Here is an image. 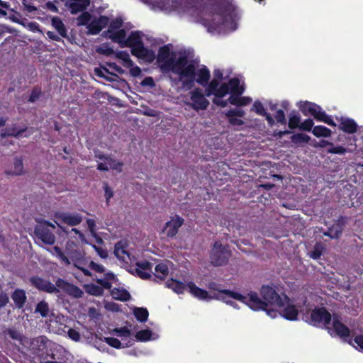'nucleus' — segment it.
<instances>
[{
  "label": "nucleus",
  "instance_id": "de8ad7c7",
  "mask_svg": "<svg viewBox=\"0 0 363 363\" xmlns=\"http://www.w3.org/2000/svg\"><path fill=\"white\" fill-rule=\"evenodd\" d=\"M230 93V87L228 84L223 83L221 84L218 89L214 91L213 95L215 96L216 98H223L225 95Z\"/></svg>",
  "mask_w": 363,
  "mask_h": 363
},
{
  "label": "nucleus",
  "instance_id": "9d476101",
  "mask_svg": "<svg viewBox=\"0 0 363 363\" xmlns=\"http://www.w3.org/2000/svg\"><path fill=\"white\" fill-rule=\"evenodd\" d=\"M187 286L189 293L199 300H224L220 294L210 295L206 290L198 287L193 281L188 282Z\"/></svg>",
  "mask_w": 363,
  "mask_h": 363
},
{
  "label": "nucleus",
  "instance_id": "473e14b6",
  "mask_svg": "<svg viewBox=\"0 0 363 363\" xmlns=\"http://www.w3.org/2000/svg\"><path fill=\"white\" fill-rule=\"evenodd\" d=\"M310 140L311 137L302 133H295L291 136V143L296 145L308 143Z\"/></svg>",
  "mask_w": 363,
  "mask_h": 363
},
{
  "label": "nucleus",
  "instance_id": "ea45409f",
  "mask_svg": "<svg viewBox=\"0 0 363 363\" xmlns=\"http://www.w3.org/2000/svg\"><path fill=\"white\" fill-rule=\"evenodd\" d=\"M116 57L123 61V65L125 67H133V62L130 59V55L127 51H118L116 53Z\"/></svg>",
  "mask_w": 363,
  "mask_h": 363
},
{
  "label": "nucleus",
  "instance_id": "f704fd0d",
  "mask_svg": "<svg viewBox=\"0 0 363 363\" xmlns=\"http://www.w3.org/2000/svg\"><path fill=\"white\" fill-rule=\"evenodd\" d=\"M84 290L88 294L95 296H103L104 292L102 287L93 283L84 285Z\"/></svg>",
  "mask_w": 363,
  "mask_h": 363
},
{
  "label": "nucleus",
  "instance_id": "aec40b11",
  "mask_svg": "<svg viewBox=\"0 0 363 363\" xmlns=\"http://www.w3.org/2000/svg\"><path fill=\"white\" fill-rule=\"evenodd\" d=\"M134 51L135 53L133 55L145 60L147 63H152L156 57L155 52L151 49L145 48L144 45L140 47L139 50H134Z\"/></svg>",
  "mask_w": 363,
  "mask_h": 363
},
{
  "label": "nucleus",
  "instance_id": "4be33fe9",
  "mask_svg": "<svg viewBox=\"0 0 363 363\" xmlns=\"http://www.w3.org/2000/svg\"><path fill=\"white\" fill-rule=\"evenodd\" d=\"M196 75H197V78L195 77V82L203 86H206L211 78L209 69L206 66H203L197 72H196Z\"/></svg>",
  "mask_w": 363,
  "mask_h": 363
},
{
  "label": "nucleus",
  "instance_id": "13d9d810",
  "mask_svg": "<svg viewBox=\"0 0 363 363\" xmlns=\"http://www.w3.org/2000/svg\"><path fill=\"white\" fill-rule=\"evenodd\" d=\"M96 51L97 53L106 56H110L114 53L113 48L108 47V45L106 44H103L100 47L97 48Z\"/></svg>",
  "mask_w": 363,
  "mask_h": 363
},
{
  "label": "nucleus",
  "instance_id": "bb28decb",
  "mask_svg": "<svg viewBox=\"0 0 363 363\" xmlns=\"http://www.w3.org/2000/svg\"><path fill=\"white\" fill-rule=\"evenodd\" d=\"M242 94H231L228 98L229 103L237 106H243L249 104L252 99L249 96H240Z\"/></svg>",
  "mask_w": 363,
  "mask_h": 363
},
{
  "label": "nucleus",
  "instance_id": "338daca9",
  "mask_svg": "<svg viewBox=\"0 0 363 363\" xmlns=\"http://www.w3.org/2000/svg\"><path fill=\"white\" fill-rule=\"evenodd\" d=\"M274 117L277 121L281 125H285L286 123L285 113L282 109L277 110L275 113Z\"/></svg>",
  "mask_w": 363,
  "mask_h": 363
},
{
  "label": "nucleus",
  "instance_id": "774afa93",
  "mask_svg": "<svg viewBox=\"0 0 363 363\" xmlns=\"http://www.w3.org/2000/svg\"><path fill=\"white\" fill-rule=\"evenodd\" d=\"M67 334H68L69 337L71 340H72L75 342H78L80 340L81 335H80L79 333L77 330H76L75 329L69 328L67 332Z\"/></svg>",
  "mask_w": 363,
  "mask_h": 363
},
{
  "label": "nucleus",
  "instance_id": "5701e85b",
  "mask_svg": "<svg viewBox=\"0 0 363 363\" xmlns=\"http://www.w3.org/2000/svg\"><path fill=\"white\" fill-rule=\"evenodd\" d=\"M105 37L111 39L113 42L118 43L121 48H125L124 43L126 40V31L124 29H119Z\"/></svg>",
  "mask_w": 363,
  "mask_h": 363
},
{
  "label": "nucleus",
  "instance_id": "3c124183",
  "mask_svg": "<svg viewBox=\"0 0 363 363\" xmlns=\"http://www.w3.org/2000/svg\"><path fill=\"white\" fill-rule=\"evenodd\" d=\"M43 95V91L40 87L35 86L32 89L31 93L29 96L28 101L30 103H35Z\"/></svg>",
  "mask_w": 363,
  "mask_h": 363
},
{
  "label": "nucleus",
  "instance_id": "c85d7f7f",
  "mask_svg": "<svg viewBox=\"0 0 363 363\" xmlns=\"http://www.w3.org/2000/svg\"><path fill=\"white\" fill-rule=\"evenodd\" d=\"M89 4V0H75V1L69 4L70 12L72 14H76L79 12L84 11Z\"/></svg>",
  "mask_w": 363,
  "mask_h": 363
},
{
  "label": "nucleus",
  "instance_id": "7c9ffc66",
  "mask_svg": "<svg viewBox=\"0 0 363 363\" xmlns=\"http://www.w3.org/2000/svg\"><path fill=\"white\" fill-rule=\"evenodd\" d=\"M298 106L305 116H312L313 113H314V108H318L316 104L308 101H300L298 104Z\"/></svg>",
  "mask_w": 363,
  "mask_h": 363
},
{
  "label": "nucleus",
  "instance_id": "f257e3e1",
  "mask_svg": "<svg viewBox=\"0 0 363 363\" xmlns=\"http://www.w3.org/2000/svg\"><path fill=\"white\" fill-rule=\"evenodd\" d=\"M209 11L211 19H203V24L209 32H220L223 30L234 31L239 19L236 6L233 0H211Z\"/></svg>",
  "mask_w": 363,
  "mask_h": 363
},
{
  "label": "nucleus",
  "instance_id": "4468645a",
  "mask_svg": "<svg viewBox=\"0 0 363 363\" xmlns=\"http://www.w3.org/2000/svg\"><path fill=\"white\" fill-rule=\"evenodd\" d=\"M125 48H131V54L135 53L134 50H138L140 47L143 46L144 43L142 40L140 31H132L128 37L126 38L125 43H124Z\"/></svg>",
  "mask_w": 363,
  "mask_h": 363
},
{
  "label": "nucleus",
  "instance_id": "58836bf2",
  "mask_svg": "<svg viewBox=\"0 0 363 363\" xmlns=\"http://www.w3.org/2000/svg\"><path fill=\"white\" fill-rule=\"evenodd\" d=\"M331 133H332L331 130L328 128H327L324 125L314 126L312 130V133L318 138L330 137L331 135Z\"/></svg>",
  "mask_w": 363,
  "mask_h": 363
},
{
  "label": "nucleus",
  "instance_id": "c756f323",
  "mask_svg": "<svg viewBox=\"0 0 363 363\" xmlns=\"http://www.w3.org/2000/svg\"><path fill=\"white\" fill-rule=\"evenodd\" d=\"M104 279H97L96 281L100 285L102 289L111 290L112 284L111 281H113L116 278V275L112 272H108L104 273Z\"/></svg>",
  "mask_w": 363,
  "mask_h": 363
},
{
  "label": "nucleus",
  "instance_id": "c03bdc74",
  "mask_svg": "<svg viewBox=\"0 0 363 363\" xmlns=\"http://www.w3.org/2000/svg\"><path fill=\"white\" fill-rule=\"evenodd\" d=\"M105 342L110 345L111 347L116 348V349H120L122 347H125V346L122 345V343L121 341L115 337H105ZM133 344V340H130L128 344H126L125 347L131 346Z\"/></svg>",
  "mask_w": 363,
  "mask_h": 363
},
{
  "label": "nucleus",
  "instance_id": "f8f14e48",
  "mask_svg": "<svg viewBox=\"0 0 363 363\" xmlns=\"http://www.w3.org/2000/svg\"><path fill=\"white\" fill-rule=\"evenodd\" d=\"M108 22L109 18L106 16H101L99 18L91 21L87 26L89 33L91 35L99 34L103 28L108 26Z\"/></svg>",
  "mask_w": 363,
  "mask_h": 363
},
{
  "label": "nucleus",
  "instance_id": "1a4fd4ad",
  "mask_svg": "<svg viewBox=\"0 0 363 363\" xmlns=\"http://www.w3.org/2000/svg\"><path fill=\"white\" fill-rule=\"evenodd\" d=\"M242 298L237 299L242 303L248 306L253 311H267V304L266 301H264L263 298L261 299L257 293L255 291H250L247 294V296L242 294Z\"/></svg>",
  "mask_w": 363,
  "mask_h": 363
},
{
  "label": "nucleus",
  "instance_id": "052dcab7",
  "mask_svg": "<svg viewBox=\"0 0 363 363\" xmlns=\"http://www.w3.org/2000/svg\"><path fill=\"white\" fill-rule=\"evenodd\" d=\"M135 265L138 267L136 269L152 272V264L148 261L137 262Z\"/></svg>",
  "mask_w": 363,
  "mask_h": 363
},
{
  "label": "nucleus",
  "instance_id": "6e6d98bb",
  "mask_svg": "<svg viewBox=\"0 0 363 363\" xmlns=\"http://www.w3.org/2000/svg\"><path fill=\"white\" fill-rule=\"evenodd\" d=\"M347 152V149L342 145L335 146L332 143V145H330L329 148L327 150V153L329 154H338L342 155Z\"/></svg>",
  "mask_w": 363,
  "mask_h": 363
},
{
  "label": "nucleus",
  "instance_id": "a878e982",
  "mask_svg": "<svg viewBox=\"0 0 363 363\" xmlns=\"http://www.w3.org/2000/svg\"><path fill=\"white\" fill-rule=\"evenodd\" d=\"M51 24L55 28L59 35L62 38H68L67 30L62 21L58 16H54L51 19Z\"/></svg>",
  "mask_w": 363,
  "mask_h": 363
},
{
  "label": "nucleus",
  "instance_id": "680f3d73",
  "mask_svg": "<svg viewBox=\"0 0 363 363\" xmlns=\"http://www.w3.org/2000/svg\"><path fill=\"white\" fill-rule=\"evenodd\" d=\"M323 253V247L320 244H316L313 250L311 252L310 256L313 259H318L320 257Z\"/></svg>",
  "mask_w": 363,
  "mask_h": 363
},
{
  "label": "nucleus",
  "instance_id": "f3484780",
  "mask_svg": "<svg viewBox=\"0 0 363 363\" xmlns=\"http://www.w3.org/2000/svg\"><path fill=\"white\" fill-rule=\"evenodd\" d=\"M339 129L348 134H353L357 131V124L352 118L340 117Z\"/></svg>",
  "mask_w": 363,
  "mask_h": 363
},
{
  "label": "nucleus",
  "instance_id": "bf43d9fd",
  "mask_svg": "<svg viewBox=\"0 0 363 363\" xmlns=\"http://www.w3.org/2000/svg\"><path fill=\"white\" fill-rule=\"evenodd\" d=\"M77 20L78 24L80 26L89 25L91 20V15L89 13L84 11L81 15L79 16Z\"/></svg>",
  "mask_w": 363,
  "mask_h": 363
},
{
  "label": "nucleus",
  "instance_id": "20e7f679",
  "mask_svg": "<svg viewBox=\"0 0 363 363\" xmlns=\"http://www.w3.org/2000/svg\"><path fill=\"white\" fill-rule=\"evenodd\" d=\"M228 248V245H223L219 240L214 242L210 254V259L212 265L216 267L223 266L228 262L231 255V252Z\"/></svg>",
  "mask_w": 363,
  "mask_h": 363
},
{
  "label": "nucleus",
  "instance_id": "2eb2a0df",
  "mask_svg": "<svg viewBox=\"0 0 363 363\" xmlns=\"http://www.w3.org/2000/svg\"><path fill=\"white\" fill-rule=\"evenodd\" d=\"M333 328L335 333L341 338H347L350 336V328L343 324L337 315H333Z\"/></svg>",
  "mask_w": 363,
  "mask_h": 363
},
{
  "label": "nucleus",
  "instance_id": "4d7b16f0",
  "mask_svg": "<svg viewBox=\"0 0 363 363\" xmlns=\"http://www.w3.org/2000/svg\"><path fill=\"white\" fill-rule=\"evenodd\" d=\"M313 121L311 118H307L303 122L301 123L299 130L302 131L310 132L313 128Z\"/></svg>",
  "mask_w": 363,
  "mask_h": 363
},
{
  "label": "nucleus",
  "instance_id": "72a5a7b5",
  "mask_svg": "<svg viewBox=\"0 0 363 363\" xmlns=\"http://www.w3.org/2000/svg\"><path fill=\"white\" fill-rule=\"evenodd\" d=\"M155 276L160 280L164 281L169 274V269L166 264L160 263L155 266Z\"/></svg>",
  "mask_w": 363,
  "mask_h": 363
},
{
  "label": "nucleus",
  "instance_id": "a18cd8bd",
  "mask_svg": "<svg viewBox=\"0 0 363 363\" xmlns=\"http://www.w3.org/2000/svg\"><path fill=\"white\" fill-rule=\"evenodd\" d=\"M8 174L21 175L23 174V163L21 158H15L13 172H6Z\"/></svg>",
  "mask_w": 363,
  "mask_h": 363
},
{
  "label": "nucleus",
  "instance_id": "39448f33",
  "mask_svg": "<svg viewBox=\"0 0 363 363\" xmlns=\"http://www.w3.org/2000/svg\"><path fill=\"white\" fill-rule=\"evenodd\" d=\"M260 294L264 301L267 302V306L272 305L283 307L284 306V301L289 300V297L286 295H284V297H281L274 287L269 285H263L261 287Z\"/></svg>",
  "mask_w": 363,
  "mask_h": 363
},
{
  "label": "nucleus",
  "instance_id": "6ab92c4d",
  "mask_svg": "<svg viewBox=\"0 0 363 363\" xmlns=\"http://www.w3.org/2000/svg\"><path fill=\"white\" fill-rule=\"evenodd\" d=\"M318 108H314V113L312 116L318 121L323 122L330 126L335 127L336 123L334 122L330 116H328L322 108L317 104Z\"/></svg>",
  "mask_w": 363,
  "mask_h": 363
},
{
  "label": "nucleus",
  "instance_id": "6e6552de",
  "mask_svg": "<svg viewBox=\"0 0 363 363\" xmlns=\"http://www.w3.org/2000/svg\"><path fill=\"white\" fill-rule=\"evenodd\" d=\"M49 227L55 228V226L48 222L40 223L35 227L34 233L36 237L45 244L53 245L55 242V236Z\"/></svg>",
  "mask_w": 363,
  "mask_h": 363
},
{
  "label": "nucleus",
  "instance_id": "2f4dec72",
  "mask_svg": "<svg viewBox=\"0 0 363 363\" xmlns=\"http://www.w3.org/2000/svg\"><path fill=\"white\" fill-rule=\"evenodd\" d=\"M230 87V93L231 94H242L245 89L240 85L239 79L234 77L230 79L227 83Z\"/></svg>",
  "mask_w": 363,
  "mask_h": 363
},
{
  "label": "nucleus",
  "instance_id": "393cba45",
  "mask_svg": "<svg viewBox=\"0 0 363 363\" xmlns=\"http://www.w3.org/2000/svg\"><path fill=\"white\" fill-rule=\"evenodd\" d=\"M27 130V127L23 128H18L16 126L6 128L4 131L0 133L1 138H5L7 137H20Z\"/></svg>",
  "mask_w": 363,
  "mask_h": 363
},
{
  "label": "nucleus",
  "instance_id": "8fccbe9b",
  "mask_svg": "<svg viewBox=\"0 0 363 363\" xmlns=\"http://www.w3.org/2000/svg\"><path fill=\"white\" fill-rule=\"evenodd\" d=\"M123 26V21L121 18H116L111 21L109 23L108 28L106 31L104 32L105 35H108L115 32V30H119L121 27Z\"/></svg>",
  "mask_w": 363,
  "mask_h": 363
},
{
  "label": "nucleus",
  "instance_id": "a211bd4d",
  "mask_svg": "<svg viewBox=\"0 0 363 363\" xmlns=\"http://www.w3.org/2000/svg\"><path fill=\"white\" fill-rule=\"evenodd\" d=\"M57 218L64 223H66L70 226H75L79 225L82 218L79 213H61L57 216Z\"/></svg>",
  "mask_w": 363,
  "mask_h": 363
},
{
  "label": "nucleus",
  "instance_id": "603ef678",
  "mask_svg": "<svg viewBox=\"0 0 363 363\" xmlns=\"http://www.w3.org/2000/svg\"><path fill=\"white\" fill-rule=\"evenodd\" d=\"M106 163L109 165L110 169L116 170L118 172H122V167L123 166V163L122 162L117 161L109 156Z\"/></svg>",
  "mask_w": 363,
  "mask_h": 363
},
{
  "label": "nucleus",
  "instance_id": "4c0bfd02",
  "mask_svg": "<svg viewBox=\"0 0 363 363\" xmlns=\"http://www.w3.org/2000/svg\"><path fill=\"white\" fill-rule=\"evenodd\" d=\"M301 124V116L299 113L293 111L289 118L288 126L290 129L299 128Z\"/></svg>",
  "mask_w": 363,
  "mask_h": 363
},
{
  "label": "nucleus",
  "instance_id": "0e129e2a",
  "mask_svg": "<svg viewBox=\"0 0 363 363\" xmlns=\"http://www.w3.org/2000/svg\"><path fill=\"white\" fill-rule=\"evenodd\" d=\"M245 111L242 109H230L225 113V116L227 118L230 117H240L242 118L245 116Z\"/></svg>",
  "mask_w": 363,
  "mask_h": 363
},
{
  "label": "nucleus",
  "instance_id": "ddd939ff",
  "mask_svg": "<svg viewBox=\"0 0 363 363\" xmlns=\"http://www.w3.org/2000/svg\"><path fill=\"white\" fill-rule=\"evenodd\" d=\"M206 286L208 289L212 291H216L218 293H215L214 294H220L223 296H228V297H230L233 299H242V294L233 291H231L230 289H222L221 284H218L216 281H210L206 284Z\"/></svg>",
  "mask_w": 363,
  "mask_h": 363
},
{
  "label": "nucleus",
  "instance_id": "cd10ccee",
  "mask_svg": "<svg viewBox=\"0 0 363 363\" xmlns=\"http://www.w3.org/2000/svg\"><path fill=\"white\" fill-rule=\"evenodd\" d=\"M111 295L113 298L121 301H127L130 298V293L125 289L114 287L111 289Z\"/></svg>",
  "mask_w": 363,
  "mask_h": 363
},
{
  "label": "nucleus",
  "instance_id": "09e8293b",
  "mask_svg": "<svg viewBox=\"0 0 363 363\" xmlns=\"http://www.w3.org/2000/svg\"><path fill=\"white\" fill-rule=\"evenodd\" d=\"M152 331L149 329L141 330L136 333L135 338L140 342H146L151 339Z\"/></svg>",
  "mask_w": 363,
  "mask_h": 363
},
{
  "label": "nucleus",
  "instance_id": "0eeeda50",
  "mask_svg": "<svg viewBox=\"0 0 363 363\" xmlns=\"http://www.w3.org/2000/svg\"><path fill=\"white\" fill-rule=\"evenodd\" d=\"M206 93H203L201 88H195L190 92L191 103L189 105L195 111L206 110L210 104L209 101L206 98Z\"/></svg>",
  "mask_w": 363,
  "mask_h": 363
},
{
  "label": "nucleus",
  "instance_id": "f03ea898",
  "mask_svg": "<svg viewBox=\"0 0 363 363\" xmlns=\"http://www.w3.org/2000/svg\"><path fill=\"white\" fill-rule=\"evenodd\" d=\"M30 284L37 289L49 294H57L61 290L67 295L74 298H81L83 291L77 286L71 284L62 278H58L53 284L50 281L44 279L38 276L30 278Z\"/></svg>",
  "mask_w": 363,
  "mask_h": 363
},
{
  "label": "nucleus",
  "instance_id": "7ed1b4c3",
  "mask_svg": "<svg viewBox=\"0 0 363 363\" xmlns=\"http://www.w3.org/2000/svg\"><path fill=\"white\" fill-rule=\"evenodd\" d=\"M175 66L172 72L179 75L184 88L190 89L194 86L196 66L190 62L186 55H179L175 62Z\"/></svg>",
  "mask_w": 363,
  "mask_h": 363
},
{
  "label": "nucleus",
  "instance_id": "864d4df0",
  "mask_svg": "<svg viewBox=\"0 0 363 363\" xmlns=\"http://www.w3.org/2000/svg\"><path fill=\"white\" fill-rule=\"evenodd\" d=\"M347 342L356 349L363 351V334L355 336L354 340H348Z\"/></svg>",
  "mask_w": 363,
  "mask_h": 363
},
{
  "label": "nucleus",
  "instance_id": "37998d69",
  "mask_svg": "<svg viewBox=\"0 0 363 363\" xmlns=\"http://www.w3.org/2000/svg\"><path fill=\"white\" fill-rule=\"evenodd\" d=\"M50 311L49 305L45 301H40L36 305L35 312L40 313L43 318L48 315Z\"/></svg>",
  "mask_w": 363,
  "mask_h": 363
},
{
  "label": "nucleus",
  "instance_id": "69168bd1",
  "mask_svg": "<svg viewBox=\"0 0 363 363\" xmlns=\"http://www.w3.org/2000/svg\"><path fill=\"white\" fill-rule=\"evenodd\" d=\"M89 267L91 270H93L98 273H105V267L99 264L96 263L94 261H91L89 264Z\"/></svg>",
  "mask_w": 363,
  "mask_h": 363
},
{
  "label": "nucleus",
  "instance_id": "9b49d317",
  "mask_svg": "<svg viewBox=\"0 0 363 363\" xmlns=\"http://www.w3.org/2000/svg\"><path fill=\"white\" fill-rule=\"evenodd\" d=\"M184 223L183 218L179 215H175L165 223L162 231L166 233L167 238H173L178 233L179 228L183 225Z\"/></svg>",
  "mask_w": 363,
  "mask_h": 363
},
{
  "label": "nucleus",
  "instance_id": "c9c22d12",
  "mask_svg": "<svg viewBox=\"0 0 363 363\" xmlns=\"http://www.w3.org/2000/svg\"><path fill=\"white\" fill-rule=\"evenodd\" d=\"M133 315L139 322L145 323L148 319L149 312L146 308L135 307L133 310Z\"/></svg>",
  "mask_w": 363,
  "mask_h": 363
},
{
  "label": "nucleus",
  "instance_id": "a19ab883",
  "mask_svg": "<svg viewBox=\"0 0 363 363\" xmlns=\"http://www.w3.org/2000/svg\"><path fill=\"white\" fill-rule=\"evenodd\" d=\"M177 58H175V54L174 52L172 53V55L166 60L164 61L162 65H160L161 69L164 72H172L174 66H175V62Z\"/></svg>",
  "mask_w": 363,
  "mask_h": 363
},
{
  "label": "nucleus",
  "instance_id": "e2e57ef3",
  "mask_svg": "<svg viewBox=\"0 0 363 363\" xmlns=\"http://www.w3.org/2000/svg\"><path fill=\"white\" fill-rule=\"evenodd\" d=\"M104 190V196L106 198V205H109L110 199L113 196V191L112 189L106 182L104 183L103 186Z\"/></svg>",
  "mask_w": 363,
  "mask_h": 363
},
{
  "label": "nucleus",
  "instance_id": "5fc2aeb1",
  "mask_svg": "<svg viewBox=\"0 0 363 363\" xmlns=\"http://www.w3.org/2000/svg\"><path fill=\"white\" fill-rule=\"evenodd\" d=\"M251 111H255L257 114L259 116L267 115V111L263 106V104L259 101H255L251 110Z\"/></svg>",
  "mask_w": 363,
  "mask_h": 363
},
{
  "label": "nucleus",
  "instance_id": "412c9836",
  "mask_svg": "<svg viewBox=\"0 0 363 363\" xmlns=\"http://www.w3.org/2000/svg\"><path fill=\"white\" fill-rule=\"evenodd\" d=\"M11 298L13 301L16 307L21 309L24 306L27 301L26 291L23 289H16L12 293Z\"/></svg>",
  "mask_w": 363,
  "mask_h": 363
},
{
  "label": "nucleus",
  "instance_id": "49530a36",
  "mask_svg": "<svg viewBox=\"0 0 363 363\" xmlns=\"http://www.w3.org/2000/svg\"><path fill=\"white\" fill-rule=\"evenodd\" d=\"M220 80L214 78L210 82H208L207 87L205 89L206 96L208 97L213 95L214 91L220 86Z\"/></svg>",
  "mask_w": 363,
  "mask_h": 363
},
{
  "label": "nucleus",
  "instance_id": "b1692460",
  "mask_svg": "<svg viewBox=\"0 0 363 363\" xmlns=\"http://www.w3.org/2000/svg\"><path fill=\"white\" fill-rule=\"evenodd\" d=\"M166 286L169 289H172L175 293L178 294H184L186 290L187 284L174 279H169L166 281Z\"/></svg>",
  "mask_w": 363,
  "mask_h": 363
},
{
  "label": "nucleus",
  "instance_id": "e433bc0d",
  "mask_svg": "<svg viewBox=\"0 0 363 363\" xmlns=\"http://www.w3.org/2000/svg\"><path fill=\"white\" fill-rule=\"evenodd\" d=\"M173 52H171L168 45H164L159 48L157 60L158 63H163L171 55Z\"/></svg>",
  "mask_w": 363,
  "mask_h": 363
},
{
  "label": "nucleus",
  "instance_id": "dca6fc26",
  "mask_svg": "<svg viewBox=\"0 0 363 363\" xmlns=\"http://www.w3.org/2000/svg\"><path fill=\"white\" fill-rule=\"evenodd\" d=\"M290 299L284 301V306L282 307L281 315L288 320H296L298 319V311L296 307L290 303Z\"/></svg>",
  "mask_w": 363,
  "mask_h": 363
},
{
  "label": "nucleus",
  "instance_id": "79ce46f5",
  "mask_svg": "<svg viewBox=\"0 0 363 363\" xmlns=\"http://www.w3.org/2000/svg\"><path fill=\"white\" fill-rule=\"evenodd\" d=\"M114 255L118 259L124 260V255L129 256L128 252L125 250V247L121 241H119L115 244L114 246Z\"/></svg>",
  "mask_w": 363,
  "mask_h": 363
},
{
  "label": "nucleus",
  "instance_id": "423d86ee",
  "mask_svg": "<svg viewBox=\"0 0 363 363\" xmlns=\"http://www.w3.org/2000/svg\"><path fill=\"white\" fill-rule=\"evenodd\" d=\"M311 323L313 325L317 326L320 324L327 327L330 330V328L328 327L330 325L332 319L331 314L325 307H318L312 310L311 312Z\"/></svg>",
  "mask_w": 363,
  "mask_h": 363
}]
</instances>
